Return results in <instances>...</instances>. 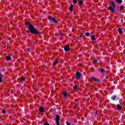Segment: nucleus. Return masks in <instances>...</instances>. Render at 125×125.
I'll return each instance as SVG.
<instances>
[{"instance_id": "obj_1", "label": "nucleus", "mask_w": 125, "mask_h": 125, "mask_svg": "<svg viewBox=\"0 0 125 125\" xmlns=\"http://www.w3.org/2000/svg\"><path fill=\"white\" fill-rule=\"evenodd\" d=\"M25 25H28L29 28V30L30 31V33H31V34H40V32H39L36 28H35V26L31 24L30 22L25 23Z\"/></svg>"}, {"instance_id": "obj_2", "label": "nucleus", "mask_w": 125, "mask_h": 125, "mask_svg": "<svg viewBox=\"0 0 125 125\" xmlns=\"http://www.w3.org/2000/svg\"><path fill=\"white\" fill-rule=\"evenodd\" d=\"M115 3H114L113 1H112L110 4V6L108 9L109 10H110L111 12L114 13L115 12Z\"/></svg>"}, {"instance_id": "obj_3", "label": "nucleus", "mask_w": 125, "mask_h": 125, "mask_svg": "<svg viewBox=\"0 0 125 125\" xmlns=\"http://www.w3.org/2000/svg\"><path fill=\"white\" fill-rule=\"evenodd\" d=\"M60 120V116L59 115H57L56 117V122L57 125H60V123H59V120Z\"/></svg>"}, {"instance_id": "obj_4", "label": "nucleus", "mask_w": 125, "mask_h": 125, "mask_svg": "<svg viewBox=\"0 0 125 125\" xmlns=\"http://www.w3.org/2000/svg\"><path fill=\"white\" fill-rule=\"evenodd\" d=\"M81 74L79 71H77L76 73L75 77L76 78V80H79L81 78Z\"/></svg>"}, {"instance_id": "obj_5", "label": "nucleus", "mask_w": 125, "mask_h": 125, "mask_svg": "<svg viewBox=\"0 0 125 125\" xmlns=\"http://www.w3.org/2000/svg\"><path fill=\"white\" fill-rule=\"evenodd\" d=\"M48 19L51 20L52 21H53V22H54V23H57V21H56V19H55V18H52L51 16L48 17Z\"/></svg>"}, {"instance_id": "obj_6", "label": "nucleus", "mask_w": 125, "mask_h": 125, "mask_svg": "<svg viewBox=\"0 0 125 125\" xmlns=\"http://www.w3.org/2000/svg\"><path fill=\"white\" fill-rule=\"evenodd\" d=\"M18 81L19 83H20V82H24L25 77L24 76H21V81H20V79H18Z\"/></svg>"}, {"instance_id": "obj_7", "label": "nucleus", "mask_w": 125, "mask_h": 125, "mask_svg": "<svg viewBox=\"0 0 125 125\" xmlns=\"http://www.w3.org/2000/svg\"><path fill=\"white\" fill-rule=\"evenodd\" d=\"M91 79L94 81V82H97V83H99V79L94 77H92Z\"/></svg>"}, {"instance_id": "obj_8", "label": "nucleus", "mask_w": 125, "mask_h": 125, "mask_svg": "<svg viewBox=\"0 0 125 125\" xmlns=\"http://www.w3.org/2000/svg\"><path fill=\"white\" fill-rule=\"evenodd\" d=\"M64 49L65 51H68L70 50V46H69L68 45H65L64 46Z\"/></svg>"}, {"instance_id": "obj_9", "label": "nucleus", "mask_w": 125, "mask_h": 125, "mask_svg": "<svg viewBox=\"0 0 125 125\" xmlns=\"http://www.w3.org/2000/svg\"><path fill=\"white\" fill-rule=\"evenodd\" d=\"M116 107H117V109L118 110H122V109L123 108V107H122V106H121L120 104H117V105H116Z\"/></svg>"}, {"instance_id": "obj_10", "label": "nucleus", "mask_w": 125, "mask_h": 125, "mask_svg": "<svg viewBox=\"0 0 125 125\" xmlns=\"http://www.w3.org/2000/svg\"><path fill=\"white\" fill-rule=\"evenodd\" d=\"M39 111L41 113H42V112H44V108H43V107H40L39 109Z\"/></svg>"}, {"instance_id": "obj_11", "label": "nucleus", "mask_w": 125, "mask_h": 125, "mask_svg": "<svg viewBox=\"0 0 125 125\" xmlns=\"http://www.w3.org/2000/svg\"><path fill=\"white\" fill-rule=\"evenodd\" d=\"M58 63H59V60H56L54 62L53 65L55 66L56 64H58Z\"/></svg>"}, {"instance_id": "obj_12", "label": "nucleus", "mask_w": 125, "mask_h": 125, "mask_svg": "<svg viewBox=\"0 0 125 125\" xmlns=\"http://www.w3.org/2000/svg\"><path fill=\"white\" fill-rule=\"evenodd\" d=\"M118 32L119 34H123V30H122V29L121 28L118 29Z\"/></svg>"}, {"instance_id": "obj_13", "label": "nucleus", "mask_w": 125, "mask_h": 125, "mask_svg": "<svg viewBox=\"0 0 125 125\" xmlns=\"http://www.w3.org/2000/svg\"><path fill=\"white\" fill-rule=\"evenodd\" d=\"M63 94L64 97H67V96H68V95L67 94V92H63Z\"/></svg>"}, {"instance_id": "obj_14", "label": "nucleus", "mask_w": 125, "mask_h": 125, "mask_svg": "<svg viewBox=\"0 0 125 125\" xmlns=\"http://www.w3.org/2000/svg\"><path fill=\"white\" fill-rule=\"evenodd\" d=\"M124 6H121L120 7V11H121V12H122V11H123V10H124Z\"/></svg>"}, {"instance_id": "obj_15", "label": "nucleus", "mask_w": 125, "mask_h": 125, "mask_svg": "<svg viewBox=\"0 0 125 125\" xmlns=\"http://www.w3.org/2000/svg\"><path fill=\"white\" fill-rule=\"evenodd\" d=\"M112 100H115V99H117V96H114L111 97Z\"/></svg>"}, {"instance_id": "obj_16", "label": "nucleus", "mask_w": 125, "mask_h": 125, "mask_svg": "<svg viewBox=\"0 0 125 125\" xmlns=\"http://www.w3.org/2000/svg\"><path fill=\"white\" fill-rule=\"evenodd\" d=\"M6 59L8 61L11 60V58L10 56H7Z\"/></svg>"}, {"instance_id": "obj_17", "label": "nucleus", "mask_w": 125, "mask_h": 125, "mask_svg": "<svg viewBox=\"0 0 125 125\" xmlns=\"http://www.w3.org/2000/svg\"><path fill=\"white\" fill-rule=\"evenodd\" d=\"M73 8H74V6L73 5L70 6V7H69L70 11H72V10H73Z\"/></svg>"}, {"instance_id": "obj_18", "label": "nucleus", "mask_w": 125, "mask_h": 125, "mask_svg": "<svg viewBox=\"0 0 125 125\" xmlns=\"http://www.w3.org/2000/svg\"><path fill=\"white\" fill-rule=\"evenodd\" d=\"M91 40H92V41H95V36L94 35L92 36Z\"/></svg>"}, {"instance_id": "obj_19", "label": "nucleus", "mask_w": 125, "mask_h": 125, "mask_svg": "<svg viewBox=\"0 0 125 125\" xmlns=\"http://www.w3.org/2000/svg\"><path fill=\"white\" fill-rule=\"evenodd\" d=\"M83 0L80 1L79 5H83Z\"/></svg>"}, {"instance_id": "obj_20", "label": "nucleus", "mask_w": 125, "mask_h": 125, "mask_svg": "<svg viewBox=\"0 0 125 125\" xmlns=\"http://www.w3.org/2000/svg\"><path fill=\"white\" fill-rule=\"evenodd\" d=\"M96 63H97V61L96 60L93 61V64H96Z\"/></svg>"}, {"instance_id": "obj_21", "label": "nucleus", "mask_w": 125, "mask_h": 125, "mask_svg": "<svg viewBox=\"0 0 125 125\" xmlns=\"http://www.w3.org/2000/svg\"><path fill=\"white\" fill-rule=\"evenodd\" d=\"M118 3H122V0H116Z\"/></svg>"}, {"instance_id": "obj_22", "label": "nucleus", "mask_w": 125, "mask_h": 125, "mask_svg": "<svg viewBox=\"0 0 125 125\" xmlns=\"http://www.w3.org/2000/svg\"><path fill=\"white\" fill-rule=\"evenodd\" d=\"M100 71H101V73H103V72H104V69H103V68H101L100 69Z\"/></svg>"}, {"instance_id": "obj_23", "label": "nucleus", "mask_w": 125, "mask_h": 125, "mask_svg": "<svg viewBox=\"0 0 125 125\" xmlns=\"http://www.w3.org/2000/svg\"><path fill=\"white\" fill-rule=\"evenodd\" d=\"M85 36H86V37H89V33H86L85 34Z\"/></svg>"}, {"instance_id": "obj_24", "label": "nucleus", "mask_w": 125, "mask_h": 125, "mask_svg": "<svg viewBox=\"0 0 125 125\" xmlns=\"http://www.w3.org/2000/svg\"><path fill=\"white\" fill-rule=\"evenodd\" d=\"M77 88H78V86L77 85H75L73 87L74 89H77Z\"/></svg>"}, {"instance_id": "obj_25", "label": "nucleus", "mask_w": 125, "mask_h": 125, "mask_svg": "<svg viewBox=\"0 0 125 125\" xmlns=\"http://www.w3.org/2000/svg\"><path fill=\"white\" fill-rule=\"evenodd\" d=\"M73 3L74 4H76L77 3V0H73Z\"/></svg>"}, {"instance_id": "obj_26", "label": "nucleus", "mask_w": 125, "mask_h": 125, "mask_svg": "<svg viewBox=\"0 0 125 125\" xmlns=\"http://www.w3.org/2000/svg\"><path fill=\"white\" fill-rule=\"evenodd\" d=\"M2 114H5V113H6L5 110H2Z\"/></svg>"}, {"instance_id": "obj_27", "label": "nucleus", "mask_w": 125, "mask_h": 125, "mask_svg": "<svg viewBox=\"0 0 125 125\" xmlns=\"http://www.w3.org/2000/svg\"><path fill=\"white\" fill-rule=\"evenodd\" d=\"M2 82V79H1V77L0 76V83H1Z\"/></svg>"}, {"instance_id": "obj_28", "label": "nucleus", "mask_w": 125, "mask_h": 125, "mask_svg": "<svg viewBox=\"0 0 125 125\" xmlns=\"http://www.w3.org/2000/svg\"><path fill=\"white\" fill-rule=\"evenodd\" d=\"M44 125H49V124H48V123H45L44 124Z\"/></svg>"}, {"instance_id": "obj_29", "label": "nucleus", "mask_w": 125, "mask_h": 125, "mask_svg": "<svg viewBox=\"0 0 125 125\" xmlns=\"http://www.w3.org/2000/svg\"><path fill=\"white\" fill-rule=\"evenodd\" d=\"M66 125H71L70 124V123H69L68 122H67V123H66Z\"/></svg>"}, {"instance_id": "obj_30", "label": "nucleus", "mask_w": 125, "mask_h": 125, "mask_svg": "<svg viewBox=\"0 0 125 125\" xmlns=\"http://www.w3.org/2000/svg\"><path fill=\"white\" fill-rule=\"evenodd\" d=\"M28 51H30V49H28Z\"/></svg>"}]
</instances>
